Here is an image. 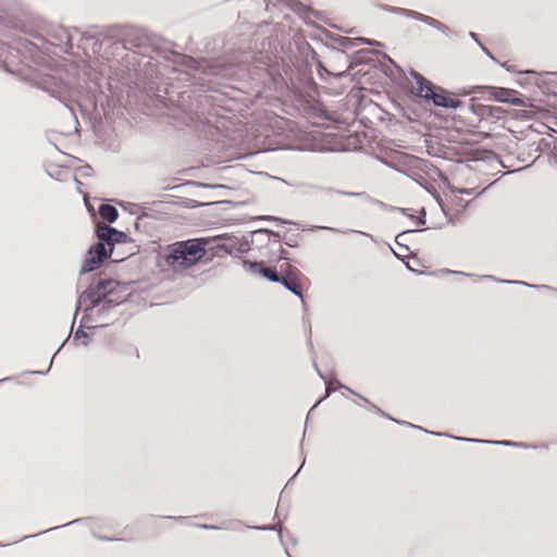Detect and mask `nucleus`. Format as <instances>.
Segmentation results:
<instances>
[{
	"label": "nucleus",
	"mask_w": 557,
	"mask_h": 557,
	"mask_svg": "<svg viewBox=\"0 0 557 557\" xmlns=\"http://www.w3.org/2000/svg\"><path fill=\"white\" fill-rule=\"evenodd\" d=\"M126 290L125 283L109 276L94 277L89 286L79 294L74 317L82 310V324L99 322V327L108 326L112 310L128 300L129 294H123Z\"/></svg>",
	"instance_id": "1"
},
{
	"label": "nucleus",
	"mask_w": 557,
	"mask_h": 557,
	"mask_svg": "<svg viewBox=\"0 0 557 557\" xmlns=\"http://www.w3.org/2000/svg\"><path fill=\"white\" fill-rule=\"evenodd\" d=\"M409 74L416 83L408 89V95L413 102L432 104L435 108L447 110H457L463 106V102L454 92L434 84L418 71L411 69Z\"/></svg>",
	"instance_id": "2"
},
{
	"label": "nucleus",
	"mask_w": 557,
	"mask_h": 557,
	"mask_svg": "<svg viewBox=\"0 0 557 557\" xmlns=\"http://www.w3.org/2000/svg\"><path fill=\"white\" fill-rule=\"evenodd\" d=\"M212 240V237H196L175 242L166 246L162 258L174 271L189 269L208 255Z\"/></svg>",
	"instance_id": "3"
},
{
	"label": "nucleus",
	"mask_w": 557,
	"mask_h": 557,
	"mask_svg": "<svg viewBox=\"0 0 557 557\" xmlns=\"http://www.w3.org/2000/svg\"><path fill=\"white\" fill-rule=\"evenodd\" d=\"M468 94H480L488 100L517 107L529 106V99L525 96L507 87L474 86Z\"/></svg>",
	"instance_id": "4"
},
{
	"label": "nucleus",
	"mask_w": 557,
	"mask_h": 557,
	"mask_svg": "<svg viewBox=\"0 0 557 557\" xmlns=\"http://www.w3.org/2000/svg\"><path fill=\"white\" fill-rule=\"evenodd\" d=\"M116 44H121L126 50H137L138 53L145 55L152 45L151 36L141 28L126 27L124 35Z\"/></svg>",
	"instance_id": "5"
},
{
	"label": "nucleus",
	"mask_w": 557,
	"mask_h": 557,
	"mask_svg": "<svg viewBox=\"0 0 557 557\" xmlns=\"http://www.w3.org/2000/svg\"><path fill=\"white\" fill-rule=\"evenodd\" d=\"M212 238V243H215V245L209 246V250H223L231 256H237L245 253L250 249V244L246 236L238 238L228 234H222Z\"/></svg>",
	"instance_id": "6"
},
{
	"label": "nucleus",
	"mask_w": 557,
	"mask_h": 557,
	"mask_svg": "<svg viewBox=\"0 0 557 557\" xmlns=\"http://www.w3.org/2000/svg\"><path fill=\"white\" fill-rule=\"evenodd\" d=\"M111 257V249H107L104 244L96 243L91 245L83 260L79 274H87L95 271L104 260Z\"/></svg>",
	"instance_id": "7"
},
{
	"label": "nucleus",
	"mask_w": 557,
	"mask_h": 557,
	"mask_svg": "<svg viewBox=\"0 0 557 557\" xmlns=\"http://www.w3.org/2000/svg\"><path fill=\"white\" fill-rule=\"evenodd\" d=\"M380 8L389 13L400 14V15H404L407 17H411V18L419 21L421 23H424L425 25L431 26L444 34H446L447 32H451L447 25L443 24L442 22L437 21L434 17L422 14L420 12H417V11H413L410 9L399 8V7H392L388 4H381Z\"/></svg>",
	"instance_id": "8"
},
{
	"label": "nucleus",
	"mask_w": 557,
	"mask_h": 557,
	"mask_svg": "<svg viewBox=\"0 0 557 557\" xmlns=\"http://www.w3.org/2000/svg\"><path fill=\"white\" fill-rule=\"evenodd\" d=\"M95 234L98 238L97 243L104 244L107 249H111V253L113 252V246L115 244H124L129 239L125 232L108 224H97L95 227Z\"/></svg>",
	"instance_id": "9"
},
{
	"label": "nucleus",
	"mask_w": 557,
	"mask_h": 557,
	"mask_svg": "<svg viewBox=\"0 0 557 557\" xmlns=\"http://www.w3.org/2000/svg\"><path fill=\"white\" fill-rule=\"evenodd\" d=\"M249 244H257L259 247L268 245L271 240L281 243L282 236L278 232L269 228H259L250 233Z\"/></svg>",
	"instance_id": "10"
},
{
	"label": "nucleus",
	"mask_w": 557,
	"mask_h": 557,
	"mask_svg": "<svg viewBox=\"0 0 557 557\" xmlns=\"http://www.w3.org/2000/svg\"><path fill=\"white\" fill-rule=\"evenodd\" d=\"M451 438L459 442L467 443H478V444H487V445H496V446H510V447H523L527 448L529 445L523 442H512L508 440L497 441V440H481L474 437H463V436H450Z\"/></svg>",
	"instance_id": "11"
},
{
	"label": "nucleus",
	"mask_w": 557,
	"mask_h": 557,
	"mask_svg": "<svg viewBox=\"0 0 557 557\" xmlns=\"http://www.w3.org/2000/svg\"><path fill=\"white\" fill-rule=\"evenodd\" d=\"M313 367H314V369H315L317 373L319 374V376H320V377L325 382V396L323 397V399H324V398H326V397H329L332 393H334V391H335V389L330 387V384H331V383H333V384H336L338 388H344V389L348 391L349 393H351V394H354V395H357V396H358V397H360L363 401L371 404V403L369 401V399H367V398H366V397H363V396L358 395L355 391H352V389H351V388H349L348 386H346V385H344L343 383H341L336 376H332V377H330V379H326V377H325V375L320 371V369H319V367H318V364H317L315 360H313Z\"/></svg>",
	"instance_id": "12"
},
{
	"label": "nucleus",
	"mask_w": 557,
	"mask_h": 557,
	"mask_svg": "<svg viewBox=\"0 0 557 557\" xmlns=\"http://www.w3.org/2000/svg\"><path fill=\"white\" fill-rule=\"evenodd\" d=\"M282 272H285L286 276L281 274V276L278 278L280 281L277 283L283 285L287 290H289L292 294L298 296L304 301L301 292H300L299 287L297 286L296 282L288 278V276L295 275L296 273H299V271L295 268H292L289 264H286L285 269L282 270Z\"/></svg>",
	"instance_id": "13"
},
{
	"label": "nucleus",
	"mask_w": 557,
	"mask_h": 557,
	"mask_svg": "<svg viewBox=\"0 0 557 557\" xmlns=\"http://www.w3.org/2000/svg\"><path fill=\"white\" fill-rule=\"evenodd\" d=\"M472 112L480 116L481 119L485 117H494V119H500L502 114L505 112L503 108L495 107V106H488V104H471Z\"/></svg>",
	"instance_id": "14"
},
{
	"label": "nucleus",
	"mask_w": 557,
	"mask_h": 557,
	"mask_svg": "<svg viewBox=\"0 0 557 557\" xmlns=\"http://www.w3.org/2000/svg\"><path fill=\"white\" fill-rule=\"evenodd\" d=\"M99 214L101 219L106 222L104 224L108 225L114 223L119 218L117 209L110 203H101L99 206Z\"/></svg>",
	"instance_id": "15"
},
{
	"label": "nucleus",
	"mask_w": 557,
	"mask_h": 557,
	"mask_svg": "<svg viewBox=\"0 0 557 557\" xmlns=\"http://www.w3.org/2000/svg\"><path fill=\"white\" fill-rule=\"evenodd\" d=\"M119 205L124 211H127L132 215L140 214V218L149 215L146 212V209H148V206H147L148 203L138 205V203L128 202V201H120Z\"/></svg>",
	"instance_id": "16"
},
{
	"label": "nucleus",
	"mask_w": 557,
	"mask_h": 557,
	"mask_svg": "<svg viewBox=\"0 0 557 557\" xmlns=\"http://www.w3.org/2000/svg\"><path fill=\"white\" fill-rule=\"evenodd\" d=\"M289 8L294 13H296L304 20H306L309 14L318 15L315 11L311 10L309 7H307L306 4L298 0H290Z\"/></svg>",
	"instance_id": "17"
},
{
	"label": "nucleus",
	"mask_w": 557,
	"mask_h": 557,
	"mask_svg": "<svg viewBox=\"0 0 557 557\" xmlns=\"http://www.w3.org/2000/svg\"><path fill=\"white\" fill-rule=\"evenodd\" d=\"M126 27L124 26H120V25H111V26H108L106 28H103L99 35L103 36L104 38H108V39H114V38H119L117 40H120L123 35H124V30H125Z\"/></svg>",
	"instance_id": "18"
},
{
	"label": "nucleus",
	"mask_w": 557,
	"mask_h": 557,
	"mask_svg": "<svg viewBox=\"0 0 557 557\" xmlns=\"http://www.w3.org/2000/svg\"><path fill=\"white\" fill-rule=\"evenodd\" d=\"M371 406H372L373 408H375L377 411H380V412H381V414H382L383 417H385V418H387V419H389V420L394 421V422H395V423H397V424H406V425H408V426H410V428L418 429V430H420V431H423V432H426V433H429V434L436 435V436H446V434H445V433L428 431V430H425V429H424V428H422V426L414 425V424H412V423H410V422L400 421V420H397V419H395V418H392L389 414H387V413L383 412V411H382L377 406H375L374 404H371Z\"/></svg>",
	"instance_id": "19"
},
{
	"label": "nucleus",
	"mask_w": 557,
	"mask_h": 557,
	"mask_svg": "<svg viewBox=\"0 0 557 557\" xmlns=\"http://www.w3.org/2000/svg\"><path fill=\"white\" fill-rule=\"evenodd\" d=\"M54 37L59 40V45L64 44L66 46V49H72V36L67 29L64 27H60Z\"/></svg>",
	"instance_id": "20"
},
{
	"label": "nucleus",
	"mask_w": 557,
	"mask_h": 557,
	"mask_svg": "<svg viewBox=\"0 0 557 557\" xmlns=\"http://www.w3.org/2000/svg\"><path fill=\"white\" fill-rule=\"evenodd\" d=\"M88 520H89V518H87V517H86V518H77V519H74V520H72V521H70V522H67V523L62 524V525L53 527V528H50V529H48V530H45V531L38 532V533H36V534H33V535H26V536H24V537L22 539V541H23V540H27V539H32V537H36V536H39V535H41V534H45V533H48V532H51V531H54V530H58V529H61V528H66V527H69V525L83 523V522H86V521H88Z\"/></svg>",
	"instance_id": "21"
},
{
	"label": "nucleus",
	"mask_w": 557,
	"mask_h": 557,
	"mask_svg": "<svg viewBox=\"0 0 557 557\" xmlns=\"http://www.w3.org/2000/svg\"><path fill=\"white\" fill-rule=\"evenodd\" d=\"M90 341V335L83 330L82 326H79L73 336V344L78 346H88Z\"/></svg>",
	"instance_id": "22"
},
{
	"label": "nucleus",
	"mask_w": 557,
	"mask_h": 557,
	"mask_svg": "<svg viewBox=\"0 0 557 557\" xmlns=\"http://www.w3.org/2000/svg\"><path fill=\"white\" fill-rule=\"evenodd\" d=\"M312 188L315 190L325 193V194H339V195L348 196V197H364L366 196V193L343 191V190L334 189L332 187L322 188L320 186H312Z\"/></svg>",
	"instance_id": "23"
},
{
	"label": "nucleus",
	"mask_w": 557,
	"mask_h": 557,
	"mask_svg": "<svg viewBox=\"0 0 557 557\" xmlns=\"http://www.w3.org/2000/svg\"><path fill=\"white\" fill-rule=\"evenodd\" d=\"M242 263H243V267L250 271L251 273H255V274H260L262 268H263V262L262 261H252V260H249V259H242Z\"/></svg>",
	"instance_id": "24"
},
{
	"label": "nucleus",
	"mask_w": 557,
	"mask_h": 557,
	"mask_svg": "<svg viewBox=\"0 0 557 557\" xmlns=\"http://www.w3.org/2000/svg\"><path fill=\"white\" fill-rule=\"evenodd\" d=\"M259 275L272 283H277L281 276V274L277 273L275 269L264 265Z\"/></svg>",
	"instance_id": "25"
},
{
	"label": "nucleus",
	"mask_w": 557,
	"mask_h": 557,
	"mask_svg": "<svg viewBox=\"0 0 557 557\" xmlns=\"http://www.w3.org/2000/svg\"><path fill=\"white\" fill-rule=\"evenodd\" d=\"M417 232H421V230H404L403 232H400L399 234H397V236L395 237V242L396 244L405 249L406 251H409V247L407 245L404 244V242L407 240V237L412 234V233H417Z\"/></svg>",
	"instance_id": "26"
},
{
	"label": "nucleus",
	"mask_w": 557,
	"mask_h": 557,
	"mask_svg": "<svg viewBox=\"0 0 557 557\" xmlns=\"http://www.w3.org/2000/svg\"><path fill=\"white\" fill-rule=\"evenodd\" d=\"M498 282L499 283H504V284H511V285H522V286H525V287H529V288H546V289H553V290L557 292V288H553V287H550L548 285H535V284H530V283L524 282V281L499 280Z\"/></svg>",
	"instance_id": "27"
},
{
	"label": "nucleus",
	"mask_w": 557,
	"mask_h": 557,
	"mask_svg": "<svg viewBox=\"0 0 557 557\" xmlns=\"http://www.w3.org/2000/svg\"><path fill=\"white\" fill-rule=\"evenodd\" d=\"M256 220L275 222L278 225L293 224V222L289 221V220H286V219H283V218H278V216H274V215H260V216H257Z\"/></svg>",
	"instance_id": "28"
},
{
	"label": "nucleus",
	"mask_w": 557,
	"mask_h": 557,
	"mask_svg": "<svg viewBox=\"0 0 557 557\" xmlns=\"http://www.w3.org/2000/svg\"><path fill=\"white\" fill-rule=\"evenodd\" d=\"M409 219L412 220L413 223L416 225H418V226L424 225L426 223V211H425V209L421 208L419 215L411 214V215H409Z\"/></svg>",
	"instance_id": "29"
},
{
	"label": "nucleus",
	"mask_w": 557,
	"mask_h": 557,
	"mask_svg": "<svg viewBox=\"0 0 557 557\" xmlns=\"http://www.w3.org/2000/svg\"><path fill=\"white\" fill-rule=\"evenodd\" d=\"M355 40L356 39H352V38H349V37H344V36H338V38L336 39V41L344 48H348V47H351L355 45ZM357 40H360V41H364V39L362 38H358Z\"/></svg>",
	"instance_id": "30"
},
{
	"label": "nucleus",
	"mask_w": 557,
	"mask_h": 557,
	"mask_svg": "<svg viewBox=\"0 0 557 557\" xmlns=\"http://www.w3.org/2000/svg\"><path fill=\"white\" fill-rule=\"evenodd\" d=\"M191 184H195L201 188L230 189V187H227L226 185H221V184H207V183H198V182H193Z\"/></svg>",
	"instance_id": "31"
},
{
	"label": "nucleus",
	"mask_w": 557,
	"mask_h": 557,
	"mask_svg": "<svg viewBox=\"0 0 557 557\" xmlns=\"http://www.w3.org/2000/svg\"><path fill=\"white\" fill-rule=\"evenodd\" d=\"M64 344H65V341L60 345V347L57 349V351L51 357V360H50V362L48 364L47 370H45V371H29L28 373L29 374H39V375H45L46 373H48L49 370L51 369V366H52V362H53V359H54L55 355L60 351V349L63 347Z\"/></svg>",
	"instance_id": "32"
},
{
	"label": "nucleus",
	"mask_w": 557,
	"mask_h": 557,
	"mask_svg": "<svg viewBox=\"0 0 557 557\" xmlns=\"http://www.w3.org/2000/svg\"><path fill=\"white\" fill-rule=\"evenodd\" d=\"M8 54H9V46L5 42L0 41V64L4 63Z\"/></svg>",
	"instance_id": "33"
},
{
	"label": "nucleus",
	"mask_w": 557,
	"mask_h": 557,
	"mask_svg": "<svg viewBox=\"0 0 557 557\" xmlns=\"http://www.w3.org/2000/svg\"><path fill=\"white\" fill-rule=\"evenodd\" d=\"M289 252L287 250H285L282 246L278 247V256L277 258L275 259L276 261H280V260H289Z\"/></svg>",
	"instance_id": "34"
},
{
	"label": "nucleus",
	"mask_w": 557,
	"mask_h": 557,
	"mask_svg": "<svg viewBox=\"0 0 557 557\" xmlns=\"http://www.w3.org/2000/svg\"><path fill=\"white\" fill-rule=\"evenodd\" d=\"M191 205L189 206V208H199V207H203V206H211V205H218L219 202L218 201H213V202H207V203H201V202H198L196 200H190Z\"/></svg>",
	"instance_id": "35"
},
{
	"label": "nucleus",
	"mask_w": 557,
	"mask_h": 557,
	"mask_svg": "<svg viewBox=\"0 0 557 557\" xmlns=\"http://www.w3.org/2000/svg\"><path fill=\"white\" fill-rule=\"evenodd\" d=\"M284 244H285L286 246H288V247H292V248H294V247H297V246H298V242H297V239H296L295 237H290V238L285 239V240H284Z\"/></svg>",
	"instance_id": "36"
},
{
	"label": "nucleus",
	"mask_w": 557,
	"mask_h": 557,
	"mask_svg": "<svg viewBox=\"0 0 557 557\" xmlns=\"http://www.w3.org/2000/svg\"><path fill=\"white\" fill-rule=\"evenodd\" d=\"M251 528L256 529V530H260V531H273V530H275V527L272 525V524L251 527Z\"/></svg>",
	"instance_id": "37"
},
{
	"label": "nucleus",
	"mask_w": 557,
	"mask_h": 557,
	"mask_svg": "<svg viewBox=\"0 0 557 557\" xmlns=\"http://www.w3.org/2000/svg\"><path fill=\"white\" fill-rule=\"evenodd\" d=\"M198 527L201 528V529H205V530H220L221 529V527H219V525L207 524V523L199 524Z\"/></svg>",
	"instance_id": "38"
},
{
	"label": "nucleus",
	"mask_w": 557,
	"mask_h": 557,
	"mask_svg": "<svg viewBox=\"0 0 557 557\" xmlns=\"http://www.w3.org/2000/svg\"><path fill=\"white\" fill-rule=\"evenodd\" d=\"M95 536H96V539H98L99 541H102V542L121 541L120 539L104 536V535H95Z\"/></svg>",
	"instance_id": "39"
},
{
	"label": "nucleus",
	"mask_w": 557,
	"mask_h": 557,
	"mask_svg": "<svg viewBox=\"0 0 557 557\" xmlns=\"http://www.w3.org/2000/svg\"><path fill=\"white\" fill-rule=\"evenodd\" d=\"M469 37H470V38H471V39H472V40H473L478 46H481V45H482V42H481V40H480V38H479V36H478V34H476V33H474V32H469Z\"/></svg>",
	"instance_id": "40"
},
{
	"label": "nucleus",
	"mask_w": 557,
	"mask_h": 557,
	"mask_svg": "<svg viewBox=\"0 0 557 557\" xmlns=\"http://www.w3.org/2000/svg\"><path fill=\"white\" fill-rule=\"evenodd\" d=\"M393 210L399 211V212H401L403 214H405L408 218H409V215H411V213L409 212L410 211L409 208L395 207V208H393Z\"/></svg>",
	"instance_id": "41"
},
{
	"label": "nucleus",
	"mask_w": 557,
	"mask_h": 557,
	"mask_svg": "<svg viewBox=\"0 0 557 557\" xmlns=\"http://www.w3.org/2000/svg\"><path fill=\"white\" fill-rule=\"evenodd\" d=\"M481 48V50L488 57L491 58L492 60L496 61V59L493 57V54L491 53V51L482 44L481 46H479Z\"/></svg>",
	"instance_id": "42"
},
{
	"label": "nucleus",
	"mask_w": 557,
	"mask_h": 557,
	"mask_svg": "<svg viewBox=\"0 0 557 557\" xmlns=\"http://www.w3.org/2000/svg\"><path fill=\"white\" fill-rule=\"evenodd\" d=\"M322 401H323V398L318 399L315 401V404L310 408L308 414H310ZM306 419H309V416H306Z\"/></svg>",
	"instance_id": "43"
},
{
	"label": "nucleus",
	"mask_w": 557,
	"mask_h": 557,
	"mask_svg": "<svg viewBox=\"0 0 557 557\" xmlns=\"http://www.w3.org/2000/svg\"><path fill=\"white\" fill-rule=\"evenodd\" d=\"M312 230H329V231H333V232H338L337 228H334V227H329V226H312Z\"/></svg>",
	"instance_id": "44"
},
{
	"label": "nucleus",
	"mask_w": 557,
	"mask_h": 557,
	"mask_svg": "<svg viewBox=\"0 0 557 557\" xmlns=\"http://www.w3.org/2000/svg\"><path fill=\"white\" fill-rule=\"evenodd\" d=\"M305 461H306V459L302 460L301 466L298 468V470L295 472V474L289 479V481L287 482V485L298 475V473L300 472V470L302 469V467L305 465Z\"/></svg>",
	"instance_id": "45"
},
{
	"label": "nucleus",
	"mask_w": 557,
	"mask_h": 557,
	"mask_svg": "<svg viewBox=\"0 0 557 557\" xmlns=\"http://www.w3.org/2000/svg\"><path fill=\"white\" fill-rule=\"evenodd\" d=\"M83 175H88L90 171H92V168L90 165H85L82 168Z\"/></svg>",
	"instance_id": "46"
},
{
	"label": "nucleus",
	"mask_w": 557,
	"mask_h": 557,
	"mask_svg": "<svg viewBox=\"0 0 557 557\" xmlns=\"http://www.w3.org/2000/svg\"><path fill=\"white\" fill-rule=\"evenodd\" d=\"M502 66L506 67V70H507V71H509V72H515V71H516V69H515V66H513V65H510V66H509V65H507V64H505V63H504V64H502Z\"/></svg>",
	"instance_id": "47"
},
{
	"label": "nucleus",
	"mask_w": 557,
	"mask_h": 557,
	"mask_svg": "<svg viewBox=\"0 0 557 557\" xmlns=\"http://www.w3.org/2000/svg\"><path fill=\"white\" fill-rule=\"evenodd\" d=\"M307 342H308V345H309L310 349L313 350V344H312V339H311V332L309 333V337H308Z\"/></svg>",
	"instance_id": "48"
},
{
	"label": "nucleus",
	"mask_w": 557,
	"mask_h": 557,
	"mask_svg": "<svg viewBox=\"0 0 557 557\" xmlns=\"http://www.w3.org/2000/svg\"><path fill=\"white\" fill-rule=\"evenodd\" d=\"M460 193L465 194V195H471L472 194L471 189H462Z\"/></svg>",
	"instance_id": "49"
},
{
	"label": "nucleus",
	"mask_w": 557,
	"mask_h": 557,
	"mask_svg": "<svg viewBox=\"0 0 557 557\" xmlns=\"http://www.w3.org/2000/svg\"><path fill=\"white\" fill-rule=\"evenodd\" d=\"M165 519H184V517L164 516Z\"/></svg>",
	"instance_id": "50"
},
{
	"label": "nucleus",
	"mask_w": 557,
	"mask_h": 557,
	"mask_svg": "<svg viewBox=\"0 0 557 557\" xmlns=\"http://www.w3.org/2000/svg\"><path fill=\"white\" fill-rule=\"evenodd\" d=\"M368 44L370 45H377V46H382V42H375L373 40H367Z\"/></svg>",
	"instance_id": "51"
},
{
	"label": "nucleus",
	"mask_w": 557,
	"mask_h": 557,
	"mask_svg": "<svg viewBox=\"0 0 557 557\" xmlns=\"http://www.w3.org/2000/svg\"><path fill=\"white\" fill-rule=\"evenodd\" d=\"M83 38L89 40V39H94V36H90V35H87L86 33L83 35Z\"/></svg>",
	"instance_id": "52"
},
{
	"label": "nucleus",
	"mask_w": 557,
	"mask_h": 557,
	"mask_svg": "<svg viewBox=\"0 0 557 557\" xmlns=\"http://www.w3.org/2000/svg\"><path fill=\"white\" fill-rule=\"evenodd\" d=\"M96 47H98V49H100L101 48V44L99 41H95L94 48L96 49Z\"/></svg>",
	"instance_id": "53"
},
{
	"label": "nucleus",
	"mask_w": 557,
	"mask_h": 557,
	"mask_svg": "<svg viewBox=\"0 0 557 557\" xmlns=\"http://www.w3.org/2000/svg\"><path fill=\"white\" fill-rule=\"evenodd\" d=\"M9 380H11V377H4V379H1V380H0V385H1L3 382L9 381Z\"/></svg>",
	"instance_id": "54"
},
{
	"label": "nucleus",
	"mask_w": 557,
	"mask_h": 557,
	"mask_svg": "<svg viewBox=\"0 0 557 557\" xmlns=\"http://www.w3.org/2000/svg\"><path fill=\"white\" fill-rule=\"evenodd\" d=\"M524 73H527V74H536L535 71H531V70L530 71H525Z\"/></svg>",
	"instance_id": "55"
},
{
	"label": "nucleus",
	"mask_w": 557,
	"mask_h": 557,
	"mask_svg": "<svg viewBox=\"0 0 557 557\" xmlns=\"http://www.w3.org/2000/svg\"><path fill=\"white\" fill-rule=\"evenodd\" d=\"M64 106L70 109L71 113L74 115V110L72 108H70L67 104L64 103Z\"/></svg>",
	"instance_id": "56"
},
{
	"label": "nucleus",
	"mask_w": 557,
	"mask_h": 557,
	"mask_svg": "<svg viewBox=\"0 0 557 557\" xmlns=\"http://www.w3.org/2000/svg\"><path fill=\"white\" fill-rule=\"evenodd\" d=\"M406 267H407V269H408L409 271H414V270L412 269V265L406 264Z\"/></svg>",
	"instance_id": "57"
},
{
	"label": "nucleus",
	"mask_w": 557,
	"mask_h": 557,
	"mask_svg": "<svg viewBox=\"0 0 557 557\" xmlns=\"http://www.w3.org/2000/svg\"><path fill=\"white\" fill-rule=\"evenodd\" d=\"M484 277H485V278H491V280H496V278H495L494 276H492V275H485Z\"/></svg>",
	"instance_id": "58"
},
{
	"label": "nucleus",
	"mask_w": 557,
	"mask_h": 557,
	"mask_svg": "<svg viewBox=\"0 0 557 557\" xmlns=\"http://www.w3.org/2000/svg\"><path fill=\"white\" fill-rule=\"evenodd\" d=\"M446 272H447V273H450V274H455V273H457L456 271H450V270H447Z\"/></svg>",
	"instance_id": "59"
},
{
	"label": "nucleus",
	"mask_w": 557,
	"mask_h": 557,
	"mask_svg": "<svg viewBox=\"0 0 557 557\" xmlns=\"http://www.w3.org/2000/svg\"><path fill=\"white\" fill-rule=\"evenodd\" d=\"M305 434H306V431L304 432V436L301 437V446H302V442L305 441Z\"/></svg>",
	"instance_id": "60"
},
{
	"label": "nucleus",
	"mask_w": 557,
	"mask_h": 557,
	"mask_svg": "<svg viewBox=\"0 0 557 557\" xmlns=\"http://www.w3.org/2000/svg\"><path fill=\"white\" fill-rule=\"evenodd\" d=\"M221 203H233V202H232V201L224 200V201H221Z\"/></svg>",
	"instance_id": "61"
},
{
	"label": "nucleus",
	"mask_w": 557,
	"mask_h": 557,
	"mask_svg": "<svg viewBox=\"0 0 557 557\" xmlns=\"http://www.w3.org/2000/svg\"><path fill=\"white\" fill-rule=\"evenodd\" d=\"M361 235H366V236H370L369 234L364 233V232H359Z\"/></svg>",
	"instance_id": "62"
},
{
	"label": "nucleus",
	"mask_w": 557,
	"mask_h": 557,
	"mask_svg": "<svg viewBox=\"0 0 557 557\" xmlns=\"http://www.w3.org/2000/svg\"><path fill=\"white\" fill-rule=\"evenodd\" d=\"M5 546H8V544L0 543V547H5Z\"/></svg>",
	"instance_id": "63"
},
{
	"label": "nucleus",
	"mask_w": 557,
	"mask_h": 557,
	"mask_svg": "<svg viewBox=\"0 0 557 557\" xmlns=\"http://www.w3.org/2000/svg\"><path fill=\"white\" fill-rule=\"evenodd\" d=\"M285 553H286L287 557H292L287 549L285 550Z\"/></svg>",
	"instance_id": "64"
}]
</instances>
